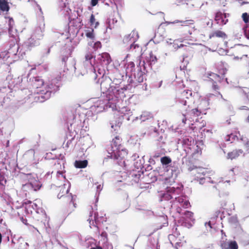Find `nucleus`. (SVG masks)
I'll use <instances>...</instances> for the list:
<instances>
[{"mask_svg":"<svg viewBox=\"0 0 249 249\" xmlns=\"http://www.w3.org/2000/svg\"><path fill=\"white\" fill-rule=\"evenodd\" d=\"M180 192V187H167L166 192L162 194L160 197V201L162 203L164 208L171 209L176 203L180 204L181 206L184 208H188L190 206L189 201L181 197L177 196Z\"/></svg>","mask_w":249,"mask_h":249,"instance_id":"1","label":"nucleus"},{"mask_svg":"<svg viewBox=\"0 0 249 249\" xmlns=\"http://www.w3.org/2000/svg\"><path fill=\"white\" fill-rule=\"evenodd\" d=\"M121 140L119 136H117L113 139L111 142L110 147L108 149L107 157L105 158L103 164L107 162L109 159L118 160L123 159L127 154L126 150L122 147L121 144Z\"/></svg>","mask_w":249,"mask_h":249,"instance_id":"2","label":"nucleus"},{"mask_svg":"<svg viewBox=\"0 0 249 249\" xmlns=\"http://www.w3.org/2000/svg\"><path fill=\"white\" fill-rule=\"evenodd\" d=\"M60 80L61 76H58L55 79H52L44 90L36 91L37 93H40V95L36 96L35 99L37 98V101L40 103H42L49 99L52 94H53L55 92L58 90L60 87L59 82Z\"/></svg>","mask_w":249,"mask_h":249,"instance_id":"3","label":"nucleus"},{"mask_svg":"<svg viewBox=\"0 0 249 249\" xmlns=\"http://www.w3.org/2000/svg\"><path fill=\"white\" fill-rule=\"evenodd\" d=\"M115 107V103L113 102V98L111 99L110 97L107 96L106 99H98L91 107V108L98 113L108 108H111L113 110Z\"/></svg>","mask_w":249,"mask_h":249,"instance_id":"4","label":"nucleus"},{"mask_svg":"<svg viewBox=\"0 0 249 249\" xmlns=\"http://www.w3.org/2000/svg\"><path fill=\"white\" fill-rule=\"evenodd\" d=\"M122 113L124 114L122 116L124 119H126L127 121L132 120V122L139 119L142 122L153 118V114L150 112L147 111H142L139 117H134L132 116V112L130 109H128L126 107L122 108Z\"/></svg>","mask_w":249,"mask_h":249,"instance_id":"5","label":"nucleus"},{"mask_svg":"<svg viewBox=\"0 0 249 249\" xmlns=\"http://www.w3.org/2000/svg\"><path fill=\"white\" fill-rule=\"evenodd\" d=\"M177 144L178 148L182 149L185 152V155L182 160L185 158L187 155L191 154L193 150H195L196 147H198L194 144V141L192 138L186 137L178 139Z\"/></svg>","mask_w":249,"mask_h":249,"instance_id":"6","label":"nucleus"},{"mask_svg":"<svg viewBox=\"0 0 249 249\" xmlns=\"http://www.w3.org/2000/svg\"><path fill=\"white\" fill-rule=\"evenodd\" d=\"M135 68V64L133 62H130L128 64L127 68V72L129 71L131 72V77H133L134 79L138 83H141L143 81L145 78L144 72L142 71L140 67H137V70H133Z\"/></svg>","mask_w":249,"mask_h":249,"instance_id":"7","label":"nucleus"},{"mask_svg":"<svg viewBox=\"0 0 249 249\" xmlns=\"http://www.w3.org/2000/svg\"><path fill=\"white\" fill-rule=\"evenodd\" d=\"M114 87H115L112 84V79L110 78L105 76L104 79H102L100 83L101 90L106 96H112Z\"/></svg>","mask_w":249,"mask_h":249,"instance_id":"8","label":"nucleus"},{"mask_svg":"<svg viewBox=\"0 0 249 249\" xmlns=\"http://www.w3.org/2000/svg\"><path fill=\"white\" fill-rule=\"evenodd\" d=\"M127 175L128 179L133 181L134 183H139L140 181L142 182L143 170L133 169L128 171Z\"/></svg>","mask_w":249,"mask_h":249,"instance_id":"9","label":"nucleus"},{"mask_svg":"<svg viewBox=\"0 0 249 249\" xmlns=\"http://www.w3.org/2000/svg\"><path fill=\"white\" fill-rule=\"evenodd\" d=\"M165 145V142H162L161 143H160L159 144H157V150L153 152L149 159V162L151 164H154L155 163L154 159L160 158L162 157L161 156L162 155H164L165 150L164 147Z\"/></svg>","mask_w":249,"mask_h":249,"instance_id":"10","label":"nucleus"},{"mask_svg":"<svg viewBox=\"0 0 249 249\" xmlns=\"http://www.w3.org/2000/svg\"><path fill=\"white\" fill-rule=\"evenodd\" d=\"M29 83L32 87L34 90V93L38 95H40V93H37L36 91L41 90H44L42 89V86L44 85L43 80L40 77H34L33 78H30Z\"/></svg>","mask_w":249,"mask_h":249,"instance_id":"11","label":"nucleus"},{"mask_svg":"<svg viewBox=\"0 0 249 249\" xmlns=\"http://www.w3.org/2000/svg\"><path fill=\"white\" fill-rule=\"evenodd\" d=\"M45 31V22L44 17H42L40 21L38 20V25L35 29L32 35L34 37L38 39H41L43 36V32Z\"/></svg>","mask_w":249,"mask_h":249,"instance_id":"12","label":"nucleus"},{"mask_svg":"<svg viewBox=\"0 0 249 249\" xmlns=\"http://www.w3.org/2000/svg\"><path fill=\"white\" fill-rule=\"evenodd\" d=\"M41 186L40 183L36 179L35 181H31L22 184V189L23 191L32 192L38 190Z\"/></svg>","mask_w":249,"mask_h":249,"instance_id":"13","label":"nucleus"},{"mask_svg":"<svg viewBox=\"0 0 249 249\" xmlns=\"http://www.w3.org/2000/svg\"><path fill=\"white\" fill-rule=\"evenodd\" d=\"M192 91L190 90H185L181 92L177 98V102L183 106H186L190 98H192Z\"/></svg>","mask_w":249,"mask_h":249,"instance_id":"14","label":"nucleus"},{"mask_svg":"<svg viewBox=\"0 0 249 249\" xmlns=\"http://www.w3.org/2000/svg\"><path fill=\"white\" fill-rule=\"evenodd\" d=\"M97 60L101 64L102 67L106 66V69L108 71V66L112 61L108 53H104L99 54L97 56Z\"/></svg>","mask_w":249,"mask_h":249,"instance_id":"15","label":"nucleus"},{"mask_svg":"<svg viewBox=\"0 0 249 249\" xmlns=\"http://www.w3.org/2000/svg\"><path fill=\"white\" fill-rule=\"evenodd\" d=\"M129 85L124 86L123 88H120L119 86L114 87L113 91L112 92V95H113L115 97L121 100H123L125 97V91L128 89Z\"/></svg>","mask_w":249,"mask_h":249,"instance_id":"16","label":"nucleus"},{"mask_svg":"<svg viewBox=\"0 0 249 249\" xmlns=\"http://www.w3.org/2000/svg\"><path fill=\"white\" fill-rule=\"evenodd\" d=\"M139 37L138 32L135 30H133L130 34L127 35L124 37L123 42L124 44H126L129 46L131 45L133 43H135L139 38Z\"/></svg>","mask_w":249,"mask_h":249,"instance_id":"17","label":"nucleus"},{"mask_svg":"<svg viewBox=\"0 0 249 249\" xmlns=\"http://www.w3.org/2000/svg\"><path fill=\"white\" fill-rule=\"evenodd\" d=\"M168 171H165V172L168 173L169 176L173 178H177L178 175L180 173L178 163L176 161H173L172 165L168 168Z\"/></svg>","mask_w":249,"mask_h":249,"instance_id":"18","label":"nucleus"},{"mask_svg":"<svg viewBox=\"0 0 249 249\" xmlns=\"http://www.w3.org/2000/svg\"><path fill=\"white\" fill-rule=\"evenodd\" d=\"M229 15L228 13H223L219 11L215 13L214 20L220 25H225L228 21V19L226 18L229 17Z\"/></svg>","mask_w":249,"mask_h":249,"instance_id":"19","label":"nucleus"},{"mask_svg":"<svg viewBox=\"0 0 249 249\" xmlns=\"http://www.w3.org/2000/svg\"><path fill=\"white\" fill-rule=\"evenodd\" d=\"M157 174L158 173L155 170L151 171L149 173H146L145 174H144V172H143V175L142 178V182H149L151 183L156 181L157 180Z\"/></svg>","mask_w":249,"mask_h":249,"instance_id":"20","label":"nucleus"},{"mask_svg":"<svg viewBox=\"0 0 249 249\" xmlns=\"http://www.w3.org/2000/svg\"><path fill=\"white\" fill-rule=\"evenodd\" d=\"M19 49L20 48L18 44H14L9 49L8 53L18 55V58H21L23 57V55L25 54V52L22 51L21 49L19 50Z\"/></svg>","mask_w":249,"mask_h":249,"instance_id":"21","label":"nucleus"},{"mask_svg":"<svg viewBox=\"0 0 249 249\" xmlns=\"http://www.w3.org/2000/svg\"><path fill=\"white\" fill-rule=\"evenodd\" d=\"M39 39L31 36L30 38L25 42L24 45L28 49L31 50L32 48L39 45Z\"/></svg>","mask_w":249,"mask_h":249,"instance_id":"22","label":"nucleus"},{"mask_svg":"<svg viewBox=\"0 0 249 249\" xmlns=\"http://www.w3.org/2000/svg\"><path fill=\"white\" fill-rule=\"evenodd\" d=\"M160 160L164 171H168V168L170 167L173 161H172L171 159L167 156H164L160 158Z\"/></svg>","mask_w":249,"mask_h":249,"instance_id":"23","label":"nucleus"},{"mask_svg":"<svg viewBox=\"0 0 249 249\" xmlns=\"http://www.w3.org/2000/svg\"><path fill=\"white\" fill-rule=\"evenodd\" d=\"M89 221V223L90 224V227L91 228V225H92L93 226L98 228L97 225L99 223L102 222L103 223L104 221H106V220L105 218H104V216H99L98 213H94V221H93L92 219H90V218H89L88 220Z\"/></svg>","mask_w":249,"mask_h":249,"instance_id":"24","label":"nucleus"},{"mask_svg":"<svg viewBox=\"0 0 249 249\" xmlns=\"http://www.w3.org/2000/svg\"><path fill=\"white\" fill-rule=\"evenodd\" d=\"M122 124L121 118L120 117L114 118V120L110 121V125L111 128V131L117 133Z\"/></svg>","mask_w":249,"mask_h":249,"instance_id":"25","label":"nucleus"},{"mask_svg":"<svg viewBox=\"0 0 249 249\" xmlns=\"http://www.w3.org/2000/svg\"><path fill=\"white\" fill-rule=\"evenodd\" d=\"M18 177L20 179L23 181V182H27L29 181H35L36 179V177L33 176V175L31 173L29 174H25L23 173H20L18 175Z\"/></svg>","mask_w":249,"mask_h":249,"instance_id":"26","label":"nucleus"},{"mask_svg":"<svg viewBox=\"0 0 249 249\" xmlns=\"http://www.w3.org/2000/svg\"><path fill=\"white\" fill-rule=\"evenodd\" d=\"M143 157L144 156L142 157L141 158H140L138 156L137 159H135L133 164V169L143 170V164L144 163V160L143 159Z\"/></svg>","mask_w":249,"mask_h":249,"instance_id":"27","label":"nucleus"},{"mask_svg":"<svg viewBox=\"0 0 249 249\" xmlns=\"http://www.w3.org/2000/svg\"><path fill=\"white\" fill-rule=\"evenodd\" d=\"M158 221H160L161 224L158 227V229H161L164 227L168 225V218L166 215H160L158 217Z\"/></svg>","mask_w":249,"mask_h":249,"instance_id":"28","label":"nucleus"},{"mask_svg":"<svg viewBox=\"0 0 249 249\" xmlns=\"http://www.w3.org/2000/svg\"><path fill=\"white\" fill-rule=\"evenodd\" d=\"M186 111L187 114V117L191 119L194 117H198L201 114V111L197 108H194L191 110L186 109Z\"/></svg>","mask_w":249,"mask_h":249,"instance_id":"29","label":"nucleus"},{"mask_svg":"<svg viewBox=\"0 0 249 249\" xmlns=\"http://www.w3.org/2000/svg\"><path fill=\"white\" fill-rule=\"evenodd\" d=\"M102 68H98L97 71L99 75L95 72L93 73V78L96 79L97 78V77L99 76V79L100 78L104 79L105 78V75L107 73L105 69L106 66L102 67Z\"/></svg>","mask_w":249,"mask_h":249,"instance_id":"30","label":"nucleus"},{"mask_svg":"<svg viewBox=\"0 0 249 249\" xmlns=\"http://www.w3.org/2000/svg\"><path fill=\"white\" fill-rule=\"evenodd\" d=\"M76 62L74 59H71L66 64L67 70L71 72H74L76 70Z\"/></svg>","mask_w":249,"mask_h":249,"instance_id":"31","label":"nucleus"},{"mask_svg":"<svg viewBox=\"0 0 249 249\" xmlns=\"http://www.w3.org/2000/svg\"><path fill=\"white\" fill-rule=\"evenodd\" d=\"M88 162L86 160H76L74 162V166L76 168H84L87 167Z\"/></svg>","mask_w":249,"mask_h":249,"instance_id":"32","label":"nucleus"},{"mask_svg":"<svg viewBox=\"0 0 249 249\" xmlns=\"http://www.w3.org/2000/svg\"><path fill=\"white\" fill-rule=\"evenodd\" d=\"M196 179L199 181L200 184H203L205 183V180H206V181L208 182H210L213 184L216 183V181L211 180L210 177L207 176H206L205 177L196 176Z\"/></svg>","mask_w":249,"mask_h":249,"instance_id":"33","label":"nucleus"},{"mask_svg":"<svg viewBox=\"0 0 249 249\" xmlns=\"http://www.w3.org/2000/svg\"><path fill=\"white\" fill-rule=\"evenodd\" d=\"M10 7L7 0H0V10L2 12H8Z\"/></svg>","mask_w":249,"mask_h":249,"instance_id":"34","label":"nucleus"},{"mask_svg":"<svg viewBox=\"0 0 249 249\" xmlns=\"http://www.w3.org/2000/svg\"><path fill=\"white\" fill-rule=\"evenodd\" d=\"M123 77L124 76L120 74H117L116 77H114L113 80H112V84L113 85H115V87H117L122 83Z\"/></svg>","mask_w":249,"mask_h":249,"instance_id":"35","label":"nucleus"},{"mask_svg":"<svg viewBox=\"0 0 249 249\" xmlns=\"http://www.w3.org/2000/svg\"><path fill=\"white\" fill-rule=\"evenodd\" d=\"M196 169V172L198 174H202V175L205 176L206 174L207 173V170L206 169L202 168V167H195L194 168L193 167H189V170L190 171H192L193 170Z\"/></svg>","mask_w":249,"mask_h":249,"instance_id":"36","label":"nucleus"},{"mask_svg":"<svg viewBox=\"0 0 249 249\" xmlns=\"http://www.w3.org/2000/svg\"><path fill=\"white\" fill-rule=\"evenodd\" d=\"M207 77L210 79V80L213 81H220V77L219 75L215 74L213 72H210L207 73Z\"/></svg>","mask_w":249,"mask_h":249,"instance_id":"37","label":"nucleus"},{"mask_svg":"<svg viewBox=\"0 0 249 249\" xmlns=\"http://www.w3.org/2000/svg\"><path fill=\"white\" fill-rule=\"evenodd\" d=\"M8 32L10 35H12L13 33L14 21L12 18L8 17Z\"/></svg>","mask_w":249,"mask_h":249,"instance_id":"38","label":"nucleus"},{"mask_svg":"<svg viewBox=\"0 0 249 249\" xmlns=\"http://www.w3.org/2000/svg\"><path fill=\"white\" fill-rule=\"evenodd\" d=\"M240 155V153H238L237 150H233L231 152H229L227 155V158L232 160Z\"/></svg>","mask_w":249,"mask_h":249,"instance_id":"39","label":"nucleus"},{"mask_svg":"<svg viewBox=\"0 0 249 249\" xmlns=\"http://www.w3.org/2000/svg\"><path fill=\"white\" fill-rule=\"evenodd\" d=\"M89 22L91 26H94V28H96L99 25L98 21L95 22V17L93 14H91L89 18Z\"/></svg>","mask_w":249,"mask_h":249,"instance_id":"40","label":"nucleus"},{"mask_svg":"<svg viewBox=\"0 0 249 249\" xmlns=\"http://www.w3.org/2000/svg\"><path fill=\"white\" fill-rule=\"evenodd\" d=\"M181 213L184 215L186 218L190 220L193 218L194 214L192 212L189 211H184L183 212H181Z\"/></svg>","mask_w":249,"mask_h":249,"instance_id":"41","label":"nucleus"},{"mask_svg":"<svg viewBox=\"0 0 249 249\" xmlns=\"http://www.w3.org/2000/svg\"><path fill=\"white\" fill-rule=\"evenodd\" d=\"M127 49L132 50H135V52L141 50V47L138 44H135V43L131 45H129Z\"/></svg>","mask_w":249,"mask_h":249,"instance_id":"42","label":"nucleus"},{"mask_svg":"<svg viewBox=\"0 0 249 249\" xmlns=\"http://www.w3.org/2000/svg\"><path fill=\"white\" fill-rule=\"evenodd\" d=\"M93 29L91 30H88L86 32V36L90 39L93 40L94 39V35L93 34Z\"/></svg>","mask_w":249,"mask_h":249,"instance_id":"43","label":"nucleus"},{"mask_svg":"<svg viewBox=\"0 0 249 249\" xmlns=\"http://www.w3.org/2000/svg\"><path fill=\"white\" fill-rule=\"evenodd\" d=\"M213 35L218 37L225 38L226 37V34L221 31H217L214 33Z\"/></svg>","mask_w":249,"mask_h":249,"instance_id":"44","label":"nucleus"},{"mask_svg":"<svg viewBox=\"0 0 249 249\" xmlns=\"http://www.w3.org/2000/svg\"><path fill=\"white\" fill-rule=\"evenodd\" d=\"M93 58V56L91 54H87L85 55V63H89L91 66H92L91 63V60Z\"/></svg>","mask_w":249,"mask_h":249,"instance_id":"45","label":"nucleus"},{"mask_svg":"<svg viewBox=\"0 0 249 249\" xmlns=\"http://www.w3.org/2000/svg\"><path fill=\"white\" fill-rule=\"evenodd\" d=\"M188 20L186 21H182V20H176L173 22L170 21H165L164 22H162L160 24V25H161L163 24H166L167 25H169L170 24H174L175 23H188Z\"/></svg>","mask_w":249,"mask_h":249,"instance_id":"46","label":"nucleus"},{"mask_svg":"<svg viewBox=\"0 0 249 249\" xmlns=\"http://www.w3.org/2000/svg\"><path fill=\"white\" fill-rule=\"evenodd\" d=\"M149 61L151 65L154 64L157 61V57L153 55L152 53H150Z\"/></svg>","mask_w":249,"mask_h":249,"instance_id":"47","label":"nucleus"},{"mask_svg":"<svg viewBox=\"0 0 249 249\" xmlns=\"http://www.w3.org/2000/svg\"><path fill=\"white\" fill-rule=\"evenodd\" d=\"M234 60H245L247 61L248 59V55L246 54L243 55L241 57L239 56H234L233 58Z\"/></svg>","mask_w":249,"mask_h":249,"instance_id":"48","label":"nucleus"},{"mask_svg":"<svg viewBox=\"0 0 249 249\" xmlns=\"http://www.w3.org/2000/svg\"><path fill=\"white\" fill-rule=\"evenodd\" d=\"M74 115L72 113H71L70 114V118H68L66 120L68 124H70L71 127L72 125V120H74Z\"/></svg>","mask_w":249,"mask_h":249,"instance_id":"49","label":"nucleus"},{"mask_svg":"<svg viewBox=\"0 0 249 249\" xmlns=\"http://www.w3.org/2000/svg\"><path fill=\"white\" fill-rule=\"evenodd\" d=\"M150 183L149 182H142L140 181V187L142 189H148L149 187Z\"/></svg>","mask_w":249,"mask_h":249,"instance_id":"50","label":"nucleus"},{"mask_svg":"<svg viewBox=\"0 0 249 249\" xmlns=\"http://www.w3.org/2000/svg\"><path fill=\"white\" fill-rule=\"evenodd\" d=\"M240 140L243 142L245 145L248 147L249 146V141L247 138L243 136L240 138Z\"/></svg>","mask_w":249,"mask_h":249,"instance_id":"51","label":"nucleus"},{"mask_svg":"<svg viewBox=\"0 0 249 249\" xmlns=\"http://www.w3.org/2000/svg\"><path fill=\"white\" fill-rule=\"evenodd\" d=\"M243 21L247 23L249 20V15L247 13H244L242 15Z\"/></svg>","mask_w":249,"mask_h":249,"instance_id":"52","label":"nucleus"},{"mask_svg":"<svg viewBox=\"0 0 249 249\" xmlns=\"http://www.w3.org/2000/svg\"><path fill=\"white\" fill-rule=\"evenodd\" d=\"M65 51L67 52L68 54L63 55V57L62 58V60L63 62H66V60L68 59V55H70L71 53V51L70 49H66Z\"/></svg>","mask_w":249,"mask_h":249,"instance_id":"53","label":"nucleus"},{"mask_svg":"<svg viewBox=\"0 0 249 249\" xmlns=\"http://www.w3.org/2000/svg\"><path fill=\"white\" fill-rule=\"evenodd\" d=\"M220 247L222 249H229V242H221Z\"/></svg>","mask_w":249,"mask_h":249,"instance_id":"54","label":"nucleus"},{"mask_svg":"<svg viewBox=\"0 0 249 249\" xmlns=\"http://www.w3.org/2000/svg\"><path fill=\"white\" fill-rule=\"evenodd\" d=\"M6 182V180L3 175L0 173V184L3 185Z\"/></svg>","mask_w":249,"mask_h":249,"instance_id":"55","label":"nucleus"},{"mask_svg":"<svg viewBox=\"0 0 249 249\" xmlns=\"http://www.w3.org/2000/svg\"><path fill=\"white\" fill-rule=\"evenodd\" d=\"M102 45L100 41H96L93 44V48L95 50H97L99 48H101Z\"/></svg>","mask_w":249,"mask_h":249,"instance_id":"56","label":"nucleus"},{"mask_svg":"<svg viewBox=\"0 0 249 249\" xmlns=\"http://www.w3.org/2000/svg\"><path fill=\"white\" fill-rule=\"evenodd\" d=\"M243 93L246 95V97L247 99L249 101V87H245L244 88V89H243Z\"/></svg>","mask_w":249,"mask_h":249,"instance_id":"57","label":"nucleus"},{"mask_svg":"<svg viewBox=\"0 0 249 249\" xmlns=\"http://www.w3.org/2000/svg\"><path fill=\"white\" fill-rule=\"evenodd\" d=\"M182 118L181 119L182 123L183 124V125H184L186 124L187 118H188L187 117V113H183L182 114Z\"/></svg>","mask_w":249,"mask_h":249,"instance_id":"58","label":"nucleus"},{"mask_svg":"<svg viewBox=\"0 0 249 249\" xmlns=\"http://www.w3.org/2000/svg\"><path fill=\"white\" fill-rule=\"evenodd\" d=\"M56 176L59 179H60V178H65V177L63 175V173L60 171L56 172Z\"/></svg>","mask_w":249,"mask_h":249,"instance_id":"59","label":"nucleus"},{"mask_svg":"<svg viewBox=\"0 0 249 249\" xmlns=\"http://www.w3.org/2000/svg\"><path fill=\"white\" fill-rule=\"evenodd\" d=\"M37 7H38L39 10V13L38 15V20L40 21L41 18L42 17H43L42 16L43 15V12L42 11L40 5H37Z\"/></svg>","mask_w":249,"mask_h":249,"instance_id":"60","label":"nucleus"},{"mask_svg":"<svg viewBox=\"0 0 249 249\" xmlns=\"http://www.w3.org/2000/svg\"><path fill=\"white\" fill-rule=\"evenodd\" d=\"M230 139H231V142H233V141H234L235 140L238 139L237 136L233 134H231L230 135Z\"/></svg>","mask_w":249,"mask_h":249,"instance_id":"61","label":"nucleus"},{"mask_svg":"<svg viewBox=\"0 0 249 249\" xmlns=\"http://www.w3.org/2000/svg\"><path fill=\"white\" fill-rule=\"evenodd\" d=\"M244 32L246 37L249 39V26L247 27L244 31Z\"/></svg>","mask_w":249,"mask_h":249,"instance_id":"62","label":"nucleus"},{"mask_svg":"<svg viewBox=\"0 0 249 249\" xmlns=\"http://www.w3.org/2000/svg\"><path fill=\"white\" fill-rule=\"evenodd\" d=\"M101 236L103 237H104V240H106V241H107V234L106 231H103L101 234Z\"/></svg>","mask_w":249,"mask_h":249,"instance_id":"63","label":"nucleus"},{"mask_svg":"<svg viewBox=\"0 0 249 249\" xmlns=\"http://www.w3.org/2000/svg\"><path fill=\"white\" fill-rule=\"evenodd\" d=\"M184 46H185V45L183 44H180L179 45H178V44H174L173 45V47L175 49L177 50L178 48H182V47H183Z\"/></svg>","mask_w":249,"mask_h":249,"instance_id":"64","label":"nucleus"}]
</instances>
